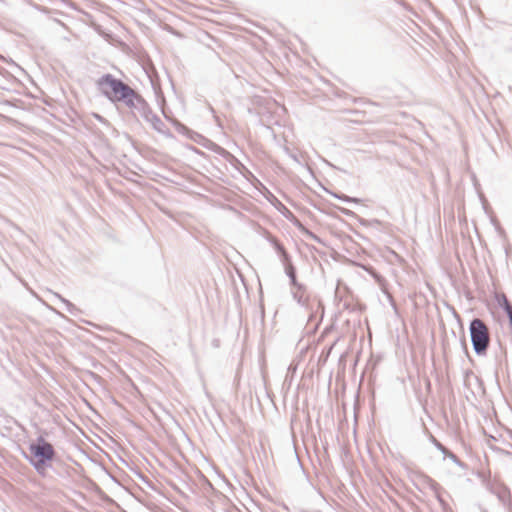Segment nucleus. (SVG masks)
<instances>
[{"mask_svg": "<svg viewBox=\"0 0 512 512\" xmlns=\"http://www.w3.org/2000/svg\"><path fill=\"white\" fill-rule=\"evenodd\" d=\"M285 274L287 275V277L290 279V278H293L296 276V268L294 265H288L287 267H285Z\"/></svg>", "mask_w": 512, "mask_h": 512, "instance_id": "nucleus-25", "label": "nucleus"}, {"mask_svg": "<svg viewBox=\"0 0 512 512\" xmlns=\"http://www.w3.org/2000/svg\"><path fill=\"white\" fill-rule=\"evenodd\" d=\"M155 113L151 110L150 106L148 105L146 109L142 112L141 118H143L146 122L151 120V116H154Z\"/></svg>", "mask_w": 512, "mask_h": 512, "instance_id": "nucleus-23", "label": "nucleus"}, {"mask_svg": "<svg viewBox=\"0 0 512 512\" xmlns=\"http://www.w3.org/2000/svg\"><path fill=\"white\" fill-rule=\"evenodd\" d=\"M54 296L65 305L67 312H69L70 314H74V312L77 310L76 306L72 302L62 297L60 294L54 293Z\"/></svg>", "mask_w": 512, "mask_h": 512, "instance_id": "nucleus-15", "label": "nucleus"}, {"mask_svg": "<svg viewBox=\"0 0 512 512\" xmlns=\"http://www.w3.org/2000/svg\"><path fill=\"white\" fill-rule=\"evenodd\" d=\"M359 267H361L365 272L371 275L379 285H384L385 278L381 274H379L372 266L359 264Z\"/></svg>", "mask_w": 512, "mask_h": 512, "instance_id": "nucleus-7", "label": "nucleus"}, {"mask_svg": "<svg viewBox=\"0 0 512 512\" xmlns=\"http://www.w3.org/2000/svg\"><path fill=\"white\" fill-rule=\"evenodd\" d=\"M435 496L439 504L442 506V508L446 509L448 507V503L443 499V497L440 494V491H438V493H435Z\"/></svg>", "mask_w": 512, "mask_h": 512, "instance_id": "nucleus-27", "label": "nucleus"}, {"mask_svg": "<svg viewBox=\"0 0 512 512\" xmlns=\"http://www.w3.org/2000/svg\"><path fill=\"white\" fill-rule=\"evenodd\" d=\"M290 285L292 286V289H298V290H306V286L302 283H299L297 281V277L290 278Z\"/></svg>", "mask_w": 512, "mask_h": 512, "instance_id": "nucleus-21", "label": "nucleus"}, {"mask_svg": "<svg viewBox=\"0 0 512 512\" xmlns=\"http://www.w3.org/2000/svg\"><path fill=\"white\" fill-rule=\"evenodd\" d=\"M35 471L42 477H45L47 474V469L51 467L50 462H32L29 463Z\"/></svg>", "mask_w": 512, "mask_h": 512, "instance_id": "nucleus-10", "label": "nucleus"}, {"mask_svg": "<svg viewBox=\"0 0 512 512\" xmlns=\"http://www.w3.org/2000/svg\"><path fill=\"white\" fill-rule=\"evenodd\" d=\"M444 459L448 458L450 459L454 464H456L459 468L462 470H466L468 468L467 464L461 461L456 454L451 452L449 449L444 453L443 455Z\"/></svg>", "mask_w": 512, "mask_h": 512, "instance_id": "nucleus-12", "label": "nucleus"}, {"mask_svg": "<svg viewBox=\"0 0 512 512\" xmlns=\"http://www.w3.org/2000/svg\"><path fill=\"white\" fill-rule=\"evenodd\" d=\"M152 127L159 133L165 134L167 130L165 123L161 120L158 115L151 116V120L148 121Z\"/></svg>", "mask_w": 512, "mask_h": 512, "instance_id": "nucleus-8", "label": "nucleus"}, {"mask_svg": "<svg viewBox=\"0 0 512 512\" xmlns=\"http://www.w3.org/2000/svg\"><path fill=\"white\" fill-rule=\"evenodd\" d=\"M306 290H298L293 289L292 290V296L295 301H297L298 304L301 306H305L307 304L306 299L304 298V293Z\"/></svg>", "mask_w": 512, "mask_h": 512, "instance_id": "nucleus-14", "label": "nucleus"}, {"mask_svg": "<svg viewBox=\"0 0 512 512\" xmlns=\"http://www.w3.org/2000/svg\"><path fill=\"white\" fill-rule=\"evenodd\" d=\"M329 193H330L333 197H335V198H337V199H339V200H341V201H344V202H346V203H359V202H360V199H359V198L350 197V196H347V195H345V194H339V193L330 192V191H329Z\"/></svg>", "mask_w": 512, "mask_h": 512, "instance_id": "nucleus-16", "label": "nucleus"}, {"mask_svg": "<svg viewBox=\"0 0 512 512\" xmlns=\"http://www.w3.org/2000/svg\"><path fill=\"white\" fill-rule=\"evenodd\" d=\"M269 242L274 247V249L276 250L278 255H281L282 253L286 252V249L284 248V246L274 237L269 238Z\"/></svg>", "mask_w": 512, "mask_h": 512, "instance_id": "nucleus-19", "label": "nucleus"}, {"mask_svg": "<svg viewBox=\"0 0 512 512\" xmlns=\"http://www.w3.org/2000/svg\"><path fill=\"white\" fill-rule=\"evenodd\" d=\"M469 333L473 350L477 356H485L490 345L489 329L480 318H473L469 323Z\"/></svg>", "mask_w": 512, "mask_h": 512, "instance_id": "nucleus-2", "label": "nucleus"}, {"mask_svg": "<svg viewBox=\"0 0 512 512\" xmlns=\"http://www.w3.org/2000/svg\"><path fill=\"white\" fill-rule=\"evenodd\" d=\"M422 478H423L424 482L428 485V487L434 493H438V491H440V489H441L440 484L438 482H436L434 479H432L430 476L422 475Z\"/></svg>", "mask_w": 512, "mask_h": 512, "instance_id": "nucleus-13", "label": "nucleus"}, {"mask_svg": "<svg viewBox=\"0 0 512 512\" xmlns=\"http://www.w3.org/2000/svg\"><path fill=\"white\" fill-rule=\"evenodd\" d=\"M125 93V95L120 97L118 102L123 103L131 110V112H133V110L137 108V104L142 99V96L132 87H130Z\"/></svg>", "mask_w": 512, "mask_h": 512, "instance_id": "nucleus-6", "label": "nucleus"}, {"mask_svg": "<svg viewBox=\"0 0 512 512\" xmlns=\"http://www.w3.org/2000/svg\"><path fill=\"white\" fill-rule=\"evenodd\" d=\"M148 106V103L146 100L142 97L140 102L137 104V108H135L132 112V114L136 117L137 115L141 116L142 112L146 109Z\"/></svg>", "mask_w": 512, "mask_h": 512, "instance_id": "nucleus-18", "label": "nucleus"}, {"mask_svg": "<svg viewBox=\"0 0 512 512\" xmlns=\"http://www.w3.org/2000/svg\"><path fill=\"white\" fill-rule=\"evenodd\" d=\"M463 346H464L465 351L467 352V345H466L465 340L463 341Z\"/></svg>", "mask_w": 512, "mask_h": 512, "instance_id": "nucleus-30", "label": "nucleus"}, {"mask_svg": "<svg viewBox=\"0 0 512 512\" xmlns=\"http://www.w3.org/2000/svg\"><path fill=\"white\" fill-rule=\"evenodd\" d=\"M207 148L221 156L224 160L229 162L236 169H239V166H242L241 162L234 155H232L229 151L219 146L218 144L210 142Z\"/></svg>", "mask_w": 512, "mask_h": 512, "instance_id": "nucleus-4", "label": "nucleus"}, {"mask_svg": "<svg viewBox=\"0 0 512 512\" xmlns=\"http://www.w3.org/2000/svg\"><path fill=\"white\" fill-rule=\"evenodd\" d=\"M95 118H96L99 122H101V123H103V124H108V121H107L103 116H101V115H99V114H95Z\"/></svg>", "mask_w": 512, "mask_h": 512, "instance_id": "nucleus-29", "label": "nucleus"}, {"mask_svg": "<svg viewBox=\"0 0 512 512\" xmlns=\"http://www.w3.org/2000/svg\"><path fill=\"white\" fill-rule=\"evenodd\" d=\"M497 302H498L499 306L504 310L507 317H510L512 315V305L509 302V300L507 299V297L505 296V294H501V295L497 296Z\"/></svg>", "mask_w": 512, "mask_h": 512, "instance_id": "nucleus-9", "label": "nucleus"}, {"mask_svg": "<svg viewBox=\"0 0 512 512\" xmlns=\"http://www.w3.org/2000/svg\"><path fill=\"white\" fill-rule=\"evenodd\" d=\"M429 441L434 445V447L439 450L443 455L447 451L446 448L440 441H438L432 434L429 436Z\"/></svg>", "mask_w": 512, "mask_h": 512, "instance_id": "nucleus-20", "label": "nucleus"}, {"mask_svg": "<svg viewBox=\"0 0 512 512\" xmlns=\"http://www.w3.org/2000/svg\"><path fill=\"white\" fill-rule=\"evenodd\" d=\"M339 210H340L341 213H343L346 216H353L354 215V212L349 210V209L339 208Z\"/></svg>", "mask_w": 512, "mask_h": 512, "instance_id": "nucleus-28", "label": "nucleus"}, {"mask_svg": "<svg viewBox=\"0 0 512 512\" xmlns=\"http://www.w3.org/2000/svg\"><path fill=\"white\" fill-rule=\"evenodd\" d=\"M489 489L491 493L497 496V498L503 503L506 504L510 502L511 492L510 489L501 482H494L489 485Z\"/></svg>", "mask_w": 512, "mask_h": 512, "instance_id": "nucleus-5", "label": "nucleus"}, {"mask_svg": "<svg viewBox=\"0 0 512 512\" xmlns=\"http://www.w3.org/2000/svg\"><path fill=\"white\" fill-rule=\"evenodd\" d=\"M155 113L151 110L150 106L148 105L146 109L142 112L141 118H143L146 122L151 120V116H154Z\"/></svg>", "mask_w": 512, "mask_h": 512, "instance_id": "nucleus-24", "label": "nucleus"}, {"mask_svg": "<svg viewBox=\"0 0 512 512\" xmlns=\"http://www.w3.org/2000/svg\"><path fill=\"white\" fill-rule=\"evenodd\" d=\"M279 257H280L281 262L284 265V268L287 267L288 265H293V263L291 261V257L287 251L285 253H282L281 255H279Z\"/></svg>", "mask_w": 512, "mask_h": 512, "instance_id": "nucleus-22", "label": "nucleus"}, {"mask_svg": "<svg viewBox=\"0 0 512 512\" xmlns=\"http://www.w3.org/2000/svg\"><path fill=\"white\" fill-rule=\"evenodd\" d=\"M303 228V231L304 233L309 237L311 238L312 240L316 241L317 243H323L321 238L319 236H317L316 234H314L313 232L309 231L308 229H305L304 227Z\"/></svg>", "mask_w": 512, "mask_h": 512, "instance_id": "nucleus-26", "label": "nucleus"}, {"mask_svg": "<svg viewBox=\"0 0 512 512\" xmlns=\"http://www.w3.org/2000/svg\"><path fill=\"white\" fill-rule=\"evenodd\" d=\"M30 453L23 452V457L29 463L32 462H52L56 456V451L53 445L46 441V439L39 435L34 441L29 444Z\"/></svg>", "mask_w": 512, "mask_h": 512, "instance_id": "nucleus-3", "label": "nucleus"}, {"mask_svg": "<svg viewBox=\"0 0 512 512\" xmlns=\"http://www.w3.org/2000/svg\"><path fill=\"white\" fill-rule=\"evenodd\" d=\"M359 224L363 227L376 228V229H381V227L384 225V223L378 219H364V218H359Z\"/></svg>", "mask_w": 512, "mask_h": 512, "instance_id": "nucleus-11", "label": "nucleus"}, {"mask_svg": "<svg viewBox=\"0 0 512 512\" xmlns=\"http://www.w3.org/2000/svg\"><path fill=\"white\" fill-rule=\"evenodd\" d=\"M279 205L281 206V209L279 208V210L281 211V213L283 214L284 217H286L287 219L294 218L295 219V225L298 226V227H303L301 222L294 217V215L292 214V212L289 209H287L280 202H279Z\"/></svg>", "mask_w": 512, "mask_h": 512, "instance_id": "nucleus-17", "label": "nucleus"}, {"mask_svg": "<svg viewBox=\"0 0 512 512\" xmlns=\"http://www.w3.org/2000/svg\"><path fill=\"white\" fill-rule=\"evenodd\" d=\"M98 91L110 102L117 103L130 86L110 73L103 74L96 81Z\"/></svg>", "mask_w": 512, "mask_h": 512, "instance_id": "nucleus-1", "label": "nucleus"}]
</instances>
